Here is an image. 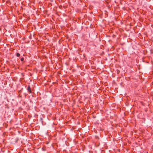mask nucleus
<instances>
[{"instance_id":"obj_1","label":"nucleus","mask_w":153,"mask_h":153,"mask_svg":"<svg viewBox=\"0 0 153 153\" xmlns=\"http://www.w3.org/2000/svg\"><path fill=\"white\" fill-rule=\"evenodd\" d=\"M27 90L28 92H30V93L31 92V88L30 86H28L27 88Z\"/></svg>"},{"instance_id":"obj_2","label":"nucleus","mask_w":153,"mask_h":153,"mask_svg":"<svg viewBox=\"0 0 153 153\" xmlns=\"http://www.w3.org/2000/svg\"><path fill=\"white\" fill-rule=\"evenodd\" d=\"M16 56L17 57H19L20 56V54L19 53H16Z\"/></svg>"},{"instance_id":"obj_3","label":"nucleus","mask_w":153,"mask_h":153,"mask_svg":"<svg viewBox=\"0 0 153 153\" xmlns=\"http://www.w3.org/2000/svg\"><path fill=\"white\" fill-rule=\"evenodd\" d=\"M24 60V58H22L21 59V60L22 61H23Z\"/></svg>"}]
</instances>
